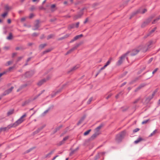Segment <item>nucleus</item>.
I'll list each match as a JSON object with an SVG mask.
<instances>
[{"mask_svg": "<svg viewBox=\"0 0 160 160\" xmlns=\"http://www.w3.org/2000/svg\"><path fill=\"white\" fill-rule=\"evenodd\" d=\"M6 9L8 10V8L7 7H6Z\"/></svg>", "mask_w": 160, "mask_h": 160, "instance_id": "obj_27", "label": "nucleus"}, {"mask_svg": "<svg viewBox=\"0 0 160 160\" xmlns=\"http://www.w3.org/2000/svg\"><path fill=\"white\" fill-rule=\"evenodd\" d=\"M68 137H66L63 139V140L65 141V140H66L67 139H68Z\"/></svg>", "mask_w": 160, "mask_h": 160, "instance_id": "obj_17", "label": "nucleus"}, {"mask_svg": "<svg viewBox=\"0 0 160 160\" xmlns=\"http://www.w3.org/2000/svg\"><path fill=\"white\" fill-rule=\"evenodd\" d=\"M12 36L11 33L9 34V36L7 38L8 39H11L12 38Z\"/></svg>", "mask_w": 160, "mask_h": 160, "instance_id": "obj_8", "label": "nucleus"}, {"mask_svg": "<svg viewBox=\"0 0 160 160\" xmlns=\"http://www.w3.org/2000/svg\"><path fill=\"white\" fill-rule=\"evenodd\" d=\"M148 122V121H144L143 122H142V124H145V123H147V122Z\"/></svg>", "mask_w": 160, "mask_h": 160, "instance_id": "obj_13", "label": "nucleus"}, {"mask_svg": "<svg viewBox=\"0 0 160 160\" xmlns=\"http://www.w3.org/2000/svg\"><path fill=\"white\" fill-rule=\"evenodd\" d=\"M157 70V69H156L153 72V73H154Z\"/></svg>", "mask_w": 160, "mask_h": 160, "instance_id": "obj_21", "label": "nucleus"}, {"mask_svg": "<svg viewBox=\"0 0 160 160\" xmlns=\"http://www.w3.org/2000/svg\"><path fill=\"white\" fill-rule=\"evenodd\" d=\"M146 9H144V11H143V13H144L145 12H146Z\"/></svg>", "mask_w": 160, "mask_h": 160, "instance_id": "obj_23", "label": "nucleus"}, {"mask_svg": "<svg viewBox=\"0 0 160 160\" xmlns=\"http://www.w3.org/2000/svg\"><path fill=\"white\" fill-rule=\"evenodd\" d=\"M87 19H86V21L85 22V23H86V22H87Z\"/></svg>", "mask_w": 160, "mask_h": 160, "instance_id": "obj_31", "label": "nucleus"}, {"mask_svg": "<svg viewBox=\"0 0 160 160\" xmlns=\"http://www.w3.org/2000/svg\"><path fill=\"white\" fill-rule=\"evenodd\" d=\"M100 128L99 127H98V128H97V129H100Z\"/></svg>", "mask_w": 160, "mask_h": 160, "instance_id": "obj_28", "label": "nucleus"}, {"mask_svg": "<svg viewBox=\"0 0 160 160\" xmlns=\"http://www.w3.org/2000/svg\"><path fill=\"white\" fill-rule=\"evenodd\" d=\"M106 67H104H104L102 68L101 69H104Z\"/></svg>", "mask_w": 160, "mask_h": 160, "instance_id": "obj_22", "label": "nucleus"}, {"mask_svg": "<svg viewBox=\"0 0 160 160\" xmlns=\"http://www.w3.org/2000/svg\"><path fill=\"white\" fill-rule=\"evenodd\" d=\"M55 5H52L51 6V7L52 8H55Z\"/></svg>", "mask_w": 160, "mask_h": 160, "instance_id": "obj_14", "label": "nucleus"}, {"mask_svg": "<svg viewBox=\"0 0 160 160\" xmlns=\"http://www.w3.org/2000/svg\"><path fill=\"white\" fill-rule=\"evenodd\" d=\"M10 90H9V92H8H8H7V94H8L9 92H10Z\"/></svg>", "mask_w": 160, "mask_h": 160, "instance_id": "obj_25", "label": "nucleus"}, {"mask_svg": "<svg viewBox=\"0 0 160 160\" xmlns=\"http://www.w3.org/2000/svg\"><path fill=\"white\" fill-rule=\"evenodd\" d=\"M57 157V156H56V157H54L53 158V160H54Z\"/></svg>", "mask_w": 160, "mask_h": 160, "instance_id": "obj_24", "label": "nucleus"}, {"mask_svg": "<svg viewBox=\"0 0 160 160\" xmlns=\"http://www.w3.org/2000/svg\"><path fill=\"white\" fill-rule=\"evenodd\" d=\"M143 140V139L142 138H139L137 140L134 141V143L136 144H137Z\"/></svg>", "mask_w": 160, "mask_h": 160, "instance_id": "obj_2", "label": "nucleus"}, {"mask_svg": "<svg viewBox=\"0 0 160 160\" xmlns=\"http://www.w3.org/2000/svg\"><path fill=\"white\" fill-rule=\"evenodd\" d=\"M91 131V130L90 129L85 132L84 133V135L86 136Z\"/></svg>", "mask_w": 160, "mask_h": 160, "instance_id": "obj_5", "label": "nucleus"}, {"mask_svg": "<svg viewBox=\"0 0 160 160\" xmlns=\"http://www.w3.org/2000/svg\"><path fill=\"white\" fill-rule=\"evenodd\" d=\"M7 12H5L4 13L2 14V17L4 18L7 15Z\"/></svg>", "mask_w": 160, "mask_h": 160, "instance_id": "obj_9", "label": "nucleus"}, {"mask_svg": "<svg viewBox=\"0 0 160 160\" xmlns=\"http://www.w3.org/2000/svg\"><path fill=\"white\" fill-rule=\"evenodd\" d=\"M26 114H24L23 116H22V117L19 119L17 121L15 122L13 124H11L8 126V128H10L12 127H15L20 124L24 120V118L26 117Z\"/></svg>", "mask_w": 160, "mask_h": 160, "instance_id": "obj_1", "label": "nucleus"}, {"mask_svg": "<svg viewBox=\"0 0 160 160\" xmlns=\"http://www.w3.org/2000/svg\"><path fill=\"white\" fill-rule=\"evenodd\" d=\"M79 22L77 23L76 24V27H77V28L79 26Z\"/></svg>", "mask_w": 160, "mask_h": 160, "instance_id": "obj_12", "label": "nucleus"}, {"mask_svg": "<svg viewBox=\"0 0 160 160\" xmlns=\"http://www.w3.org/2000/svg\"><path fill=\"white\" fill-rule=\"evenodd\" d=\"M1 22V20L0 19V22Z\"/></svg>", "mask_w": 160, "mask_h": 160, "instance_id": "obj_32", "label": "nucleus"}, {"mask_svg": "<svg viewBox=\"0 0 160 160\" xmlns=\"http://www.w3.org/2000/svg\"><path fill=\"white\" fill-rule=\"evenodd\" d=\"M33 15L32 14H30V18H32L33 17Z\"/></svg>", "mask_w": 160, "mask_h": 160, "instance_id": "obj_16", "label": "nucleus"}, {"mask_svg": "<svg viewBox=\"0 0 160 160\" xmlns=\"http://www.w3.org/2000/svg\"><path fill=\"white\" fill-rule=\"evenodd\" d=\"M21 20L22 21H23V20H24V19H23V18H22Z\"/></svg>", "mask_w": 160, "mask_h": 160, "instance_id": "obj_30", "label": "nucleus"}, {"mask_svg": "<svg viewBox=\"0 0 160 160\" xmlns=\"http://www.w3.org/2000/svg\"><path fill=\"white\" fill-rule=\"evenodd\" d=\"M139 129L138 128H136L135 129L133 130V132H138V131H139Z\"/></svg>", "mask_w": 160, "mask_h": 160, "instance_id": "obj_10", "label": "nucleus"}, {"mask_svg": "<svg viewBox=\"0 0 160 160\" xmlns=\"http://www.w3.org/2000/svg\"><path fill=\"white\" fill-rule=\"evenodd\" d=\"M33 0V2H35L37 0Z\"/></svg>", "mask_w": 160, "mask_h": 160, "instance_id": "obj_26", "label": "nucleus"}, {"mask_svg": "<svg viewBox=\"0 0 160 160\" xmlns=\"http://www.w3.org/2000/svg\"><path fill=\"white\" fill-rule=\"evenodd\" d=\"M13 88L12 87L10 89V92H11V91L13 89Z\"/></svg>", "mask_w": 160, "mask_h": 160, "instance_id": "obj_18", "label": "nucleus"}, {"mask_svg": "<svg viewBox=\"0 0 160 160\" xmlns=\"http://www.w3.org/2000/svg\"><path fill=\"white\" fill-rule=\"evenodd\" d=\"M124 135L125 134V132H123L122 133Z\"/></svg>", "mask_w": 160, "mask_h": 160, "instance_id": "obj_19", "label": "nucleus"}, {"mask_svg": "<svg viewBox=\"0 0 160 160\" xmlns=\"http://www.w3.org/2000/svg\"><path fill=\"white\" fill-rule=\"evenodd\" d=\"M158 132V130H155L153 131L150 135L149 137H151L153 135H154L156 133Z\"/></svg>", "mask_w": 160, "mask_h": 160, "instance_id": "obj_4", "label": "nucleus"}, {"mask_svg": "<svg viewBox=\"0 0 160 160\" xmlns=\"http://www.w3.org/2000/svg\"><path fill=\"white\" fill-rule=\"evenodd\" d=\"M4 73H2L0 74V77L3 75Z\"/></svg>", "mask_w": 160, "mask_h": 160, "instance_id": "obj_20", "label": "nucleus"}, {"mask_svg": "<svg viewBox=\"0 0 160 160\" xmlns=\"http://www.w3.org/2000/svg\"><path fill=\"white\" fill-rule=\"evenodd\" d=\"M8 23H10L11 22V21L10 19H8Z\"/></svg>", "mask_w": 160, "mask_h": 160, "instance_id": "obj_15", "label": "nucleus"}, {"mask_svg": "<svg viewBox=\"0 0 160 160\" xmlns=\"http://www.w3.org/2000/svg\"><path fill=\"white\" fill-rule=\"evenodd\" d=\"M13 112H14L13 110H11L9 111L8 113V115L9 116L10 115L12 114L13 113Z\"/></svg>", "mask_w": 160, "mask_h": 160, "instance_id": "obj_6", "label": "nucleus"}, {"mask_svg": "<svg viewBox=\"0 0 160 160\" xmlns=\"http://www.w3.org/2000/svg\"><path fill=\"white\" fill-rule=\"evenodd\" d=\"M64 3L65 4H66V2H64Z\"/></svg>", "mask_w": 160, "mask_h": 160, "instance_id": "obj_29", "label": "nucleus"}, {"mask_svg": "<svg viewBox=\"0 0 160 160\" xmlns=\"http://www.w3.org/2000/svg\"><path fill=\"white\" fill-rule=\"evenodd\" d=\"M124 57H123V56H122L121 57V59L118 61V62L119 64H120L121 63V61L122 59V58H124Z\"/></svg>", "mask_w": 160, "mask_h": 160, "instance_id": "obj_11", "label": "nucleus"}, {"mask_svg": "<svg viewBox=\"0 0 160 160\" xmlns=\"http://www.w3.org/2000/svg\"><path fill=\"white\" fill-rule=\"evenodd\" d=\"M82 36V34L77 36L75 37L74 39L75 40H77L79 38L81 37Z\"/></svg>", "mask_w": 160, "mask_h": 160, "instance_id": "obj_7", "label": "nucleus"}, {"mask_svg": "<svg viewBox=\"0 0 160 160\" xmlns=\"http://www.w3.org/2000/svg\"><path fill=\"white\" fill-rule=\"evenodd\" d=\"M112 58H110L108 61L107 62L106 64L104 65V67H106L107 66H108L112 60Z\"/></svg>", "mask_w": 160, "mask_h": 160, "instance_id": "obj_3", "label": "nucleus"}]
</instances>
